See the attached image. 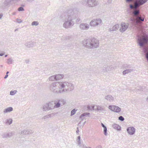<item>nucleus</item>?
I'll list each match as a JSON object with an SVG mask.
<instances>
[{
	"label": "nucleus",
	"mask_w": 148,
	"mask_h": 148,
	"mask_svg": "<svg viewBox=\"0 0 148 148\" xmlns=\"http://www.w3.org/2000/svg\"><path fill=\"white\" fill-rule=\"evenodd\" d=\"M140 5L136 1V2L134 3V8L135 9H137L138 7L140 6Z\"/></svg>",
	"instance_id": "nucleus-29"
},
{
	"label": "nucleus",
	"mask_w": 148,
	"mask_h": 148,
	"mask_svg": "<svg viewBox=\"0 0 148 148\" xmlns=\"http://www.w3.org/2000/svg\"><path fill=\"white\" fill-rule=\"evenodd\" d=\"M51 114H49L46 115V116L43 117L42 118V119H48V118H51Z\"/></svg>",
	"instance_id": "nucleus-36"
},
{
	"label": "nucleus",
	"mask_w": 148,
	"mask_h": 148,
	"mask_svg": "<svg viewBox=\"0 0 148 148\" xmlns=\"http://www.w3.org/2000/svg\"><path fill=\"white\" fill-rule=\"evenodd\" d=\"M121 27L120 29V32L122 33L125 32L128 28L129 24L128 23L122 22L121 24Z\"/></svg>",
	"instance_id": "nucleus-10"
},
{
	"label": "nucleus",
	"mask_w": 148,
	"mask_h": 148,
	"mask_svg": "<svg viewBox=\"0 0 148 148\" xmlns=\"http://www.w3.org/2000/svg\"><path fill=\"white\" fill-rule=\"evenodd\" d=\"M108 108L110 110L116 113H119L121 110L120 108L116 106L110 105Z\"/></svg>",
	"instance_id": "nucleus-11"
},
{
	"label": "nucleus",
	"mask_w": 148,
	"mask_h": 148,
	"mask_svg": "<svg viewBox=\"0 0 148 148\" xmlns=\"http://www.w3.org/2000/svg\"><path fill=\"white\" fill-rule=\"evenodd\" d=\"M87 148H91L90 147H88Z\"/></svg>",
	"instance_id": "nucleus-62"
},
{
	"label": "nucleus",
	"mask_w": 148,
	"mask_h": 148,
	"mask_svg": "<svg viewBox=\"0 0 148 148\" xmlns=\"http://www.w3.org/2000/svg\"><path fill=\"white\" fill-rule=\"evenodd\" d=\"M112 127L114 129L118 131H120L121 130V127L116 124H114L112 125Z\"/></svg>",
	"instance_id": "nucleus-24"
},
{
	"label": "nucleus",
	"mask_w": 148,
	"mask_h": 148,
	"mask_svg": "<svg viewBox=\"0 0 148 148\" xmlns=\"http://www.w3.org/2000/svg\"><path fill=\"white\" fill-rule=\"evenodd\" d=\"M76 110L75 109L72 110L71 112V115L72 116L74 115L75 113Z\"/></svg>",
	"instance_id": "nucleus-42"
},
{
	"label": "nucleus",
	"mask_w": 148,
	"mask_h": 148,
	"mask_svg": "<svg viewBox=\"0 0 148 148\" xmlns=\"http://www.w3.org/2000/svg\"><path fill=\"white\" fill-rule=\"evenodd\" d=\"M119 27V25L118 24L114 25L112 28H109V31L110 32L114 31L117 30Z\"/></svg>",
	"instance_id": "nucleus-17"
},
{
	"label": "nucleus",
	"mask_w": 148,
	"mask_h": 148,
	"mask_svg": "<svg viewBox=\"0 0 148 148\" xmlns=\"http://www.w3.org/2000/svg\"><path fill=\"white\" fill-rule=\"evenodd\" d=\"M77 143L78 144V145L79 146V147L81 146V142L80 140V137L79 136L77 137Z\"/></svg>",
	"instance_id": "nucleus-30"
},
{
	"label": "nucleus",
	"mask_w": 148,
	"mask_h": 148,
	"mask_svg": "<svg viewBox=\"0 0 148 148\" xmlns=\"http://www.w3.org/2000/svg\"><path fill=\"white\" fill-rule=\"evenodd\" d=\"M108 68L107 70L108 71L112 70L114 69L113 66L112 65L108 66Z\"/></svg>",
	"instance_id": "nucleus-32"
},
{
	"label": "nucleus",
	"mask_w": 148,
	"mask_h": 148,
	"mask_svg": "<svg viewBox=\"0 0 148 148\" xmlns=\"http://www.w3.org/2000/svg\"><path fill=\"white\" fill-rule=\"evenodd\" d=\"M82 148H87L88 147H87L85 144H82Z\"/></svg>",
	"instance_id": "nucleus-46"
},
{
	"label": "nucleus",
	"mask_w": 148,
	"mask_h": 148,
	"mask_svg": "<svg viewBox=\"0 0 148 148\" xmlns=\"http://www.w3.org/2000/svg\"><path fill=\"white\" fill-rule=\"evenodd\" d=\"M8 75L6 74V75L4 77V79L8 77Z\"/></svg>",
	"instance_id": "nucleus-52"
},
{
	"label": "nucleus",
	"mask_w": 148,
	"mask_h": 148,
	"mask_svg": "<svg viewBox=\"0 0 148 148\" xmlns=\"http://www.w3.org/2000/svg\"><path fill=\"white\" fill-rule=\"evenodd\" d=\"M108 68V66H106L105 67H103L102 68L103 71L104 73L106 72H107L108 71L107 70Z\"/></svg>",
	"instance_id": "nucleus-35"
},
{
	"label": "nucleus",
	"mask_w": 148,
	"mask_h": 148,
	"mask_svg": "<svg viewBox=\"0 0 148 148\" xmlns=\"http://www.w3.org/2000/svg\"><path fill=\"white\" fill-rule=\"evenodd\" d=\"M130 8L131 9H132L133 8H134V6H133L132 4H130Z\"/></svg>",
	"instance_id": "nucleus-48"
},
{
	"label": "nucleus",
	"mask_w": 148,
	"mask_h": 148,
	"mask_svg": "<svg viewBox=\"0 0 148 148\" xmlns=\"http://www.w3.org/2000/svg\"><path fill=\"white\" fill-rule=\"evenodd\" d=\"M50 110L55 109L54 101H51L47 103Z\"/></svg>",
	"instance_id": "nucleus-19"
},
{
	"label": "nucleus",
	"mask_w": 148,
	"mask_h": 148,
	"mask_svg": "<svg viewBox=\"0 0 148 148\" xmlns=\"http://www.w3.org/2000/svg\"><path fill=\"white\" fill-rule=\"evenodd\" d=\"M96 148H102L100 146L97 147Z\"/></svg>",
	"instance_id": "nucleus-55"
},
{
	"label": "nucleus",
	"mask_w": 148,
	"mask_h": 148,
	"mask_svg": "<svg viewBox=\"0 0 148 148\" xmlns=\"http://www.w3.org/2000/svg\"><path fill=\"white\" fill-rule=\"evenodd\" d=\"M3 15V14L2 13L0 14V19H1L2 18Z\"/></svg>",
	"instance_id": "nucleus-49"
},
{
	"label": "nucleus",
	"mask_w": 148,
	"mask_h": 148,
	"mask_svg": "<svg viewBox=\"0 0 148 148\" xmlns=\"http://www.w3.org/2000/svg\"><path fill=\"white\" fill-rule=\"evenodd\" d=\"M102 23V20L100 18L94 19L92 20L89 23V25L92 27H95L101 25Z\"/></svg>",
	"instance_id": "nucleus-5"
},
{
	"label": "nucleus",
	"mask_w": 148,
	"mask_h": 148,
	"mask_svg": "<svg viewBox=\"0 0 148 148\" xmlns=\"http://www.w3.org/2000/svg\"><path fill=\"white\" fill-rule=\"evenodd\" d=\"M13 110V108L12 107H10L4 109L3 111V113L4 114L7 113L8 112H10Z\"/></svg>",
	"instance_id": "nucleus-23"
},
{
	"label": "nucleus",
	"mask_w": 148,
	"mask_h": 148,
	"mask_svg": "<svg viewBox=\"0 0 148 148\" xmlns=\"http://www.w3.org/2000/svg\"><path fill=\"white\" fill-rule=\"evenodd\" d=\"M138 43L140 47H143L144 43H147L148 42V36H146L142 38H138Z\"/></svg>",
	"instance_id": "nucleus-7"
},
{
	"label": "nucleus",
	"mask_w": 148,
	"mask_h": 148,
	"mask_svg": "<svg viewBox=\"0 0 148 148\" xmlns=\"http://www.w3.org/2000/svg\"><path fill=\"white\" fill-rule=\"evenodd\" d=\"M39 24L38 22L37 21H34L32 23V25L33 26H37Z\"/></svg>",
	"instance_id": "nucleus-37"
},
{
	"label": "nucleus",
	"mask_w": 148,
	"mask_h": 148,
	"mask_svg": "<svg viewBox=\"0 0 148 148\" xmlns=\"http://www.w3.org/2000/svg\"><path fill=\"white\" fill-rule=\"evenodd\" d=\"M13 120L10 118H5L3 121V123L6 125H9L12 123Z\"/></svg>",
	"instance_id": "nucleus-14"
},
{
	"label": "nucleus",
	"mask_w": 148,
	"mask_h": 148,
	"mask_svg": "<svg viewBox=\"0 0 148 148\" xmlns=\"http://www.w3.org/2000/svg\"><path fill=\"white\" fill-rule=\"evenodd\" d=\"M86 3L87 6L89 7H93L97 5L98 3L96 0H87L86 1H85Z\"/></svg>",
	"instance_id": "nucleus-8"
},
{
	"label": "nucleus",
	"mask_w": 148,
	"mask_h": 148,
	"mask_svg": "<svg viewBox=\"0 0 148 148\" xmlns=\"http://www.w3.org/2000/svg\"><path fill=\"white\" fill-rule=\"evenodd\" d=\"M42 109L44 111H48L50 110L47 103L42 106Z\"/></svg>",
	"instance_id": "nucleus-21"
},
{
	"label": "nucleus",
	"mask_w": 148,
	"mask_h": 148,
	"mask_svg": "<svg viewBox=\"0 0 148 148\" xmlns=\"http://www.w3.org/2000/svg\"><path fill=\"white\" fill-rule=\"evenodd\" d=\"M14 134V132L13 131L3 133L1 136L3 138H10Z\"/></svg>",
	"instance_id": "nucleus-13"
},
{
	"label": "nucleus",
	"mask_w": 148,
	"mask_h": 148,
	"mask_svg": "<svg viewBox=\"0 0 148 148\" xmlns=\"http://www.w3.org/2000/svg\"><path fill=\"white\" fill-rule=\"evenodd\" d=\"M16 21L18 23H21L22 22V21L21 19L18 18L16 19Z\"/></svg>",
	"instance_id": "nucleus-44"
},
{
	"label": "nucleus",
	"mask_w": 148,
	"mask_h": 148,
	"mask_svg": "<svg viewBox=\"0 0 148 148\" xmlns=\"http://www.w3.org/2000/svg\"><path fill=\"white\" fill-rule=\"evenodd\" d=\"M89 27L90 25L86 23H82L79 25L80 29L82 30H87Z\"/></svg>",
	"instance_id": "nucleus-15"
},
{
	"label": "nucleus",
	"mask_w": 148,
	"mask_h": 148,
	"mask_svg": "<svg viewBox=\"0 0 148 148\" xmlns=\"http://www.w3.org/2000/svg\"><path fill=\"white\" fill-rule=\"evenodd\" d=\"M75 9L73 8L68 9L66 8V10L63 9L64 12V17L63 19L64 22L63 24V27L66 29L71 28L75 24L74 21L76 19V15L75 13Z\"/></svg>",
	"instance_id": "nucleus-2"
},
{
	"label": "nucleus",
	"mask_w": 148,
	"mask_h": 148,
	"mask_svg": "<svg viewBox=\"0 0 148 148\" xmlns=\"http://www.w3.org/2000/svg\"><path fill=\"white\" fill-rule=\"evenodd\" d=\"M107 128L106 127L103 128L104 134L105 136L107 135Z\"/></svg>",
	"instance_id": "nucleus-39"
},
{
	"label": "nucleus",
	"mask_w": 148,
	"mask_h": 148,
	"mask_svg": "<svg viewBox=\"0 0 148 148\" xmlns=\"http://www.w3.org/2000/svg\"><path fill=\"white\" fill-rule=\"evenodd\" d=\"M89 115L90 113H84L81 115L80 117V118L82 120H83L84 119V117L86 116V115H88V116H89Z\"/></svg>",
	"instance_id": "nucleus-28"
},
{
	"label": "nucleus",
	"mask_w": 148,
	"mask_h": 148,
	"mask_svg": "<svg viewBox=\"0 0 148 148\" xmlns=\"http://www.w3.org/2000/svg\"><path fill=\"white\" fill-rule=\"evenodd\" d=\"M22 0H12V1H15L16 2H18L22 1Z\"/></svg>",
	"instance_id": "nucleus-47"
},
{
	"label": "nucleus",
	"mask_w": 148,
	"mask_h": 148,
	"mask_svg": "<svg viewBox=\"0 0 148 148\" xmlns=\"http://www.w3.org/2000/svg\"><path fill=\"white\" fill-rule=\"evenodd\" d=\"M118 119L119 120L122 121L124 120V118L122 116H120L118 118Z\"/></svg>",
	"instance_id": "nucleus-40"
},
{
	"label": "nucleus",
	"mask_w": 148,
	"mask_h": 148,
	"mask_svg": "<svg viewBox=\"0 0 148 148\" xmlns=\"http://www.w3.org/2000/svg\"><path fill=\"white\" fill-rule=\"evenodd\" d=\"M4 54H5L4 53H0V56H2L3 55H4Z\"/></svg>",
	"instance_id": "nucleus-53"
},
{
	"label": "nucleus",
	"mask_w": 148,
	"mask_h": 148,
	"mask_svg": "<svg viewBox=\"0 0 148 148\" xmlns=\"http://www.w3.org/2000/svg\"><path fill=\"white\" fill-rule=\"evenodd\" d=\"M83 46L89 49H95L98 48L99 43V40L95 38L84 39L82 41Z\"/></svg>",
	"instance_id": "nucleus-3"
},
{
	"label": "nucleus",
	"mask_w": 148,
	"mask_h": 148,
	"mask_svg": "<svg viewBox=\"0 0 148 148\" xmlns=\"http://www.w3.org/2000/svg\"><path fill=\"white\" fill-rule=\"evenodd\" d=\"M18 10L19 11H24V9L23 7H21L18 9Z\"/></svg>",
	"instance_id": "nucleus-41"
},
{
	"label": "nucleus",
	"mask_w": 148,
	"mask_h": 148,
	"mask_svg": "<svg viewBox=\"0 0 148 148\" xmlns=\"http://www.w3.org/2000/svg\"><path fill=\"white\" fill-rule=\"evenodd\" d=\"M14 60L12 58H9L7 60V63L8 64H11L13 62Z\"/></svg>",
	"instance_id": "nucleus-31"
},
{
	"label": "nucleus",
	"mask_w": 148,
	"mask_h": 148,
	"mask_svg": "<svg viewBox=\"0 0 148 148\" xmlns=\"http://www.w3.org/2000/svg\"><path fill=\"white\" fill-rule=\"evenodd\" d=\"M136 1L141 6L145 3L147 1V0H136Z\"/></svg>",
	"instance_id": "nucleus-27"
},
{
	"label": "nucleus",
	"mask_w": 148,
	"mask_h": 148,
	"mask_svg": "<svg viewBox=\"0 0 148 148\" xmlns=\"http://www.w3.org/2000/svg\"><path fill=\"white\" fill-rule=\"evenodd\" d=\"M1 67H3V66L2 65H1Z\"/></svg>",
	"instance_id": "nucleus-63"
},
{
	"label": "nucleus",
	"mask_w": 148,
	"mask_h": 148,
	"mask_svg": "<svg viewBox=\"0 0 148 148\" xmlns=\"http://www.w3.org/2000/svg\"><path fill=\"white\" fill-rule=\"evenodd\" d=\"M105 99L110 101H112L114 100V99L112 96L110 95H107L105 97Z\"/></svg>",
	"instance_id": "nucleus-22"
},
{
	"label": "nucleus",
	"mask_w": 148,
	"mask_h": 148,
	"mask_svg": "<svg viewBox=\"0 0 148 148\" xmlns=\"http://www.w3.org/2000/svg\"><path fill=\"white\" fill-rule=\"evenodd\" d=\"M140 12V10H137L134 11L132 13V15L134 17H131L130 20L132 23L135 25H138L140 21H144V18L138 15Z\"/></svg>",
	"instance_id": "nucleus-4"
},
{
	"label": "nucleus",
	"mask_w": 148,
	"mask_h": 148,
	"mask_svg": "<svg viewBox=\"0 0 148 148\" xmlns=\"http://www.w3.org/2000/svg\"><path fill=\"white\" fill-rule=\"evenodd\" d=\"M55 108H57L62 106L66 102L63 99H60L54 101Z\"/></svg>",
	"instance_id": "nucleus-6"
},
{
	"label": "nucleus",
	"mask_w": 148,
	"mask_h": 148,
	"mask_svg": "<svg viewBox=\"0 0 148 148\" xmlns=\"http://www.w3.org/2000/svg\"><path fill=\"white\" fill-rule=\"evenodd\" d=\"M79 131V130L78 129L76 132V133H78Z\"/></svg>",
	"instance_id": "nucleus-57"
},
{
	"label": "nucleus",
	"mask_w": 148,
	"mask_h": 148,
	"mask_svg": "<svg viewBox=\"0 0 148 148\" xmlns=\"http://www.w3.org/2000/svg\"><path fill=\"white\" fill-rule=\"evenodd\" d=\"M17 92V91L16 90L14 91H11L10 92V94L11 95H13L16 93Z\"/></svg>",
	"instance_id": "nucleus-38"
},
{
	"label": "nucleus",
	"mask_w": 148,
	"mask_h": 148,
	"mask_svg": "<svg viewBox=\"0 0 148 148\" xmlns=\"http://www.w3.org/2000/svg\"><path fill=\"white\" fill-rule=\"evenodd\" d=\"M126 131L129 135H132L135 134L136 132V129L133 127L131 126L127 127Z\"/></svg>",
	"instance_id": "nucleus-12"
},
{
	"label": "nucleus",
	"mask_w": 148,
	"mask_h": 148,
	"mask_svg": "<svg viewBox=\"0 0 148 148\" xmlns=\"http://www.w3.org/2000/svg\"><path fill=\"white\" fill-rule=\"evenodd\" d=\"M123 67L125 69H127L124 71L123 72V75H125V74L131 73L133 71L132 69H130L131 68V66L129 65L126 64H124L123 66Z\"/></svg>",
	"instance_id": "nucleus-9"
},
{
	"label": "nucleus",
	"mask_w": 148,
	"mask_h": 148,
	"mask_svg": "<svg viewBox=\"0 0 148 148\" xmlns=\"http://www.w3.org/2000/svg\"><path fill=\"white\" fill-rule=\"evenodd\" d=\"M35 0H26V1L27 2H32L33 1H34Z\"/></svg>",
	"instance_id": "nucleus-50"
},
{
	"label": "nucleus",
	"mask_w": 148,
	"mask_h": 148,
	"mask_svg": "<svg viewBox=\"0 0 148 148\" xmlns=\"http://www.w3.org/2000/svg\"><path fill=\"white\" fill-rule=\"evenodd\" d=\"M74 87V85L71 83L63 81L53 82L50 85L49 88L53 93L58 94L71 91Z\"/></svg>",
	"instance_id": "nucleus-1"
},
{
	"label": "nucleus",
	"mask_w": 148,
	"mask_h": 148,
	"mask_svg": "<svg viewBox=\"0 0 148 148\" xmlns=\"http://www.w3.org/2000/svg\"><path fill=\"white\" fill-rule=\"evenodd\" d=\"M33 131L31 130H26L22 131L21 134L23 135L29 134L33 133Z\"/></svg>",
	"instance_id": "nucleus-18"
},
{
	"label": "nucleus",
	"mask_w": 148,
	"mask_h": 148,
	"mask_svg": "<svg viewBox=\"0 0 148 148\" xmlns=\"http://www.w3.org/2000/svg\"><path fill=\"white\" fill-rule=\"evenodd\" d=\"M134 0H125V1L127 3H129L131 2H132Z\"/></svg>",
	"instance_id": "nucleus-45"
},
{
	"label": "nucleus",
	"mask_w": 148,
	"mask_h": 148,
	"mask_svg": "<svg viewBox=\"0 0 148 148\" xmlns=\"http://www.w3.org/2000/svg\"><path fill=\"white\" fill-rule=\"evenodd\" d=\"M49 80L50 81H53L56 80L55 77V75L52 76L49 78Z\"/></svg>",
	"instance_id": "nucleus-34"
},
{
	"label": "nucleus",
	"mask_w": 148,
	"mask_h": 148,
	"mask_svg": "<svg viewBox=\"0 0 148 148\" xmlns=\"http://www.w3.org/2000/svg\"><path fill=\"white\" fill-rule=\"evenodd\" d=\"M16 12H14L12 13V14L13 15H15L16 14Z\"/></svg>",
	"instance_id": "nucleus-54"
},
{
	"label": "nucleus",
	"mask_w": 148,
	"mask_h": 148,
	"mask_svg": "<svg viewBox=\"0 0 148 148\" xmlns=\"http://www.w3.org/2000/svg\"><path fill=\"white\" fill-rule=\"evenodd\" d=\"M79 20H80V19L79 18H78V19H77V21L78 22L79 21Z\"/></svg>",
	"instance_id": "nucleus-56"
},
{
	"label": "nucleus",
	"mask_w": 148,
	"mask_h": 148,
	"mask_svg": "<svg viewBox=\"0 0 148 148\" xmlns=\"http://www.w3.org/2000/svg\"><path fill=\"white\" fill-rule=\"evenodd\" d=\"M12 0H5L3 2L4 5L5 6L10 7L12 4Z\"/></svg>",
	"instance_id": "nucleus-20"
},
{
	"label": "nucleus",
	"mask_w": 148,
	"mask_h": 148,
	"mask_svg": "<svg viewBox=\"0 0 148 148\" xmlns=\"http://www.w3.org/2000/svg\"><path fill=\"white\" fill-rule=\"evenodd\" d=\"M94 106H88L87 107V108L89 110H94Z\"/></svg>",
	"instance_id": "nucleus-43"
},
{
	"label": "nucleus",
	"mask_w": 148,
	"mask_h": 148,
	"mask_svg": "<svg viewBox=\"0 0 148 148\" xmlns=\"http://www.w3.org/2000/svg\"><path fill=\"white\" fill-rule=\"evenodd\" d=\"M101 125L102 127H103V128L104 127H106L104 124H103V123H101Z\"/></svg>",
	"instance_id": "nucleus-51"
},
{
	"label": "nucleus",
	"mask_w": 148,
	"mask_h": 148,
	"mask_svg": "<svg viewBox=\"0 0 148 148\" xmlns=\"http://www.w3.org/2000/svg\"><path fill=\"white\" fill-rule=\"evenodd\" d=\"M146 101L148 102V97H147V98L146 99Z\"/></svg>",
	"instance_id": "nucleus-59"
},
{
	"label": "nucleus",
	"mask_w": 148,
	"mask_h": 148,
	"mask_svg": "<svg viewBox=\"0 0 148 148\" xmlns=\"http://www.w3.org/2000/svg\"><path fill=\"white\" fill-rule=\"evenodd\" d=\"M27 62H29V60H27Z\"/></svg>",
	"instance_id": "nucleus-64"
},
{
	"label": "nucleus",
	"mask_w": 148,
	"mask_h": 148,
	"mask_svg": "<svg viewBox=\"0 0 148 148\" xmlns=\"http://www.w3.org/2000/svg\"><path fill=\"white\" fill-rule=\"evenodd\" d=\"M7 56H8V55H5V57H7Z\"/></svg>",
	"instance_id": "nucleus-61"
},
{
	"label": "nucleus",
	"mask_w": 148,
	"mask_h": 148,
	"mask_svg": "<svg viewBox=\"0 0 148 148\" xmlns=\"http://www.w3.org/2000/svg\"><path fill=\"white\" fill-rule=\"evenodd\" d=\"M96 108L95 109L98 111H103L104 110V108L102 106H96Z\"/></svg>",
	"instance_id": "nucleus-26"
},
{
	"label": "nucleus",
	"mask_w": 148,
	"mask_h": 148,
	"mask_svg": "<svg viewBox=\"0 0 148 148\" xmlns=\"http://www.w3.org/2000/svg\"><path fill=\"white\" fill-rule=\"evenodd\" d=\"M35 42L32 41H30L26 42L25 45L28 48H31L35 46Z\"/></svg>",
	"instance_id": "nucleus-16"
},
{
	"label": "nucleus",
	"mask_w": 148,
	"mask_h": 148,
	"mask_svg": "<svg viewBox=\"0 0 148 148\" xmlns=\"http://www.w3.org/2000/svg\"><path fill=\"white\" fill-rule=\"evenodd\" d=\"M9 73V72L8 71H7V72H6V74H7L8 75V74Z\"/></svg>",
	"instance_id": "nucleus-60"
},
{
	"label": "nucleus",
	"mask_w": 148,
	"mask_h": 148,
	"mask_svg": "<svg viewBox=\"0 0 148 148\" xmlns=\"http://www.w3.org/2000/svg\"><path fill=\"white\" fill-rule=\"evenodd\" d=\"M55 76L56 80H58L64 77V75L62 74H57Z\"/></svg>",
	"instance_id": "nucleus-25"
},
{
	"label": "nucleus",
	"mask_w": 148,
	"mask_h": 148,
	"mask_svg": "<svg viewBox=\"0 0 148 148\" xmlns=\"http://www.w3.org/2000/svg\"><path fill=\"white\" fill-rule=\"evenodd\" d=\"M18 28H17V29H15L14 30V31L15 32H16V31H18Z\"/></svg>",
	"instance_id": "nucleus-58"
},
{
	"label": "nucleus",
	"mask_w": 148,
	"mask_h": 148,
	"mask_svg": "<svg viewBox=\"0 0 148 148\" xmlns=\"http://www.w3.org/2000/svg\"><path fill=\"white\" fill-rule=\"evenodd\" d=\"M144 52L145 53V58L148 61V51H147L145 49L144 50Z\"/></svg>",
	"instance_id": "nucleus-33"
}]
</instances>
